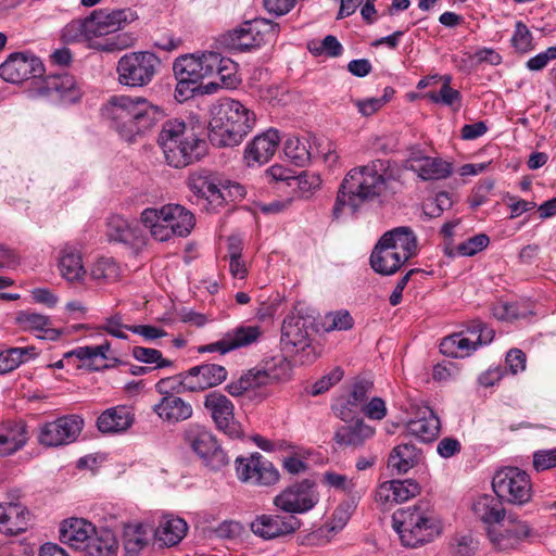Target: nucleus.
<instances>
[{
	"mask_svg": "<svg viewBox=\"0 0 556 556\" xmlns=\"http://www.w3.org/2000/svg\"><path fill=\"white\" fill-rule=\"evenodd\" d=\"M419 460V450L409 443L399 444L391 451L388 466L397 473H406Z\"/></svg>",
	"mask_w": 556,
	"mask_h": 556,
	"instance_id": "41",
	"label": "nucleus"
},
{
	"mask_svg": "<svg viewBox=\"0 0 556 556\" xmlns=\"http://www.w3.org/2000/svg\"><path fill=\"white\" fill-rule=\"evenodd\" d=\"M492 488L502 501L519 506L530 502L533 494L530 476L518 467L497 470L492 479Z\"/></svg>",
	"mask_w": 556,
	"mask_h": 556,
	"instance_id": "10",
	"label": "nucleus"
},
{
	"mask_svg": "<svg viewBox=\"0 0 556 556\" xmlns=\"http://www.w3.org/2000/svg\"><path fill=\"white\" fill-rule=\"evenodd\" d=\"M408 260L383 245L380 241L376 244L370 255V265L372 269L381 275H393Z\"/></svg>",
	"mask_w": 556,
	"mask_h": 556,
	"instance_id": "37",
	"label": "nucleus"
},
{
	"mask_svg": "<svg viewBox=\"0 0 556 556\" xmlns=\"http://www.w3.org/2000/svg\"><path fill=\"white\" fill-rule=\"evenodd\" d=\"M323 482L336 490L342 491L348 495H353L356 483L353 478L334 471H327L323 475Z\"/></svg>",
	"mask_w": 556,
	"mask_h": 556,
	"instance_id": "54",
	"label": "nucleus"
},
{
	"mask_svg": "<svg viewBox=\"0 0 556 556\" xmlns=\"http://www.w3.org/2000/svg\"><path fill=\"white\" fill-rule=\"evenodd\" d=\"M440 428L439 417L429 406L419 407L416 417L409 419L405 425L407 434L425 443L433 441L438 437Z\"/></svg>",
	"mask_w": 556,
	"mask_h": 556,
	"instance_id": "26",
	"label": "nucleus"
},
{
	"mask_svg": "<svg viewBox=\"0 0 556 556\" xmlns=\"http://www.w3.org/2000/svg\"><path fill=\"white\" fill-rule=\"evenodd\" d=\"M503 502L497 495H480L472 504V511L477 518L490 527H496L505 520Z\"/></svg>",
	"mask_w": 556,
	"mask_h": 556,
	"instance_id": "36",
	"label": "nucleus"
},
{
	"mask_svg": "<svg viewBox=\"0 0 556 556\" xmlns=\"http://www.w3.org/2000/svg\"><path fill=\"white\" fill-rule=\"evenodd\" d=\"M256 116L240 101L224 98L211 109L210 141L217 147H235L253 129Z\"/></svg>",
	"mask_w": 556,
	"mask_h": 556,
	"instance_id": "3",
	"label": "nucleus"
},
{
	"mask_svg": "<svg viewBox=\"0 0 556 556\" xmlns=\"http://www.w3.org/2000/svg\"><path fill=\"white\" fill-rule=\"evenodd\" d=\"M433 103H440L458 111L462 106V93L452 87L441 86L439 91H429L425 94Z\"/></svg>",
	"mask_w": 556,
	"mask_h": 556,
	"instance_id": "50",
	"label": "nucleus"
},
{
	"mask_svg": "<svg viewBox=\"0 0 556 556\" xmlns=\"http://www.w3.org/2000/svg\"><path fill=\"white\" fill-rule=\"evenodd\" d=\"M279 140L278 131L275 129L255 136L244 150L247 164L253 166L267 163L276 153Z\"/></svg>",
	"mask_w": 556,
	"mask_h": 556,
	"instance_id": "23",
	"label": "nucleus"
},
{
	"mask_svg": "<svg viewBox=\"0 0 556 556\" xmlns=\"http://www.w3.org/2000/svg\"><path fill=\"white\" fill-rule=\"evenodd\" d=\"M103 114L121 137L129 142L152 129L163 117L162 110L146 98L123 94L111 97Z\"/></svg>",
	"mask_w": 556,
	"mask_h": 556,
	"instance_id": "1",
	"label": "nucleus"
},
{
	"mask_svg": "<svg viewBox=\"0 0 556 556\" xmlns=\"http://www.w3.org/2000/svg\"><path fill=\"white\" fill-rule=\"evenodd\" d=\"M529 534L528 523L511 516L505 517V520L496 527L488 529V536L498 551L515 548Z\"/></svg>",
	"mask_w": 556,
	"mask_h": 556,
	"instance_id": "21",
	"label": "nucleus"
},
{
	"mask_svg": "<svg viewBox=\"0 0 556 556\" xmlns=\"http://www.w3.org/2000/svg\"><path fill=\"white\" fill-rule=\"evenodd\" d=\"M214 59L216 63L212 65V75L217 74L219 76L223 87L228 89L237 88L241 83L238 74V64L218 52H215Z\"/></svg>",
	"mask_w": 556,
	"mask_h": 556,
	"instance_id": "45",
	"label": "nucleus"
},
{
	"mask_svg": "<svg viewBox=\"0 0 556 556\" xmlns=\"http://www.w3.org/2000/svg\"><path fill=\"white\" fill-rule=\"evenodd\" d=\"M59 269L70 282L80 281L86 275L80 253L71 245H65L60 255Z\"/></svg>",
	"mask_w": 556,
	"mask_h": 556,
	"instance_id": "40",
	"label": "nucleus"
},
{
	"mask_svg": "<svg viewBox=\"0 0 556 556\" xmlns=\"http://www.w3.org/2000/svg\"><path fill=\"white\" fill-rule=\"evenodd\" d=\"M140 222L149 229L151 237L160 242L168 241L174 236L187 237L195 225L192 212L180 204L144 208Z\"/></svg>",
	"mask_w": 556,
	"mask_h": 556,
	"instance_id": "7",
	"label": "nucleus"
},
{
	"mask_svg": "<svg viewBox=\"0 0 556 556\" xmlns=\"http://www.w3.org/2000/svg\"><path fill=\"white\" fill-rule=\"evenodd\" d=\"M387 162L375 160L352 168L341 182L332 214L339 218L344 206L356 212L364 203L380 197L387 188Z\"/></svg>",
	"mask_w": 556,
	"mask_h": 556,
	"instance_id": "2",
	"label": "nucleus"
},
{
	"mask_svg": "<svg viewBox=\"0 0 556 556\" xmlns=\"http://www.w3.org/2000/svg\"><path fill=\"white\" fill-rule=\"evenodd\" d=\"M271 30L273 25L270 22L264 18H255L244 22L238 28L226 34L223 42L229 49L247 51L261 47Z\"/></svg>",
	"mask_w": 556,
	"mask_h": 556,
	"instance_id": "14",
	"label": "nucleus"
},
{
	"mask_svg": "<svg viewBox=\"0 0 556 556\" xmlns=\"http://www.w3.org/2000/svg\"><path fill=\"white\" fill-rule=\"evenodd\" d=\"M147 530L142 523L128 525L124 531V548L127 556H139L148 545Z\"/></svg>",
	"mask_w": 556,
	"mask_h": 556,
	"instance_id": "46",
	"label": "nucleus"
},
{
	"mask_svg": "<svg viewBox=\"0 0 556 556\" xmlns=\"http://www.w3.org/2000/svg\"><path fill=\"white\" fill-rule=\"evenodd\" d=\"M131 355L140 363L151 365L152 369L170 367L173 362L163 357L161 351L151 348L135 346Z\"/></svg>",
	"mask_w": 556,
	"mask_h": 556,
	"instance_id": "49",
	"label": "nucleus"
},
{
	"mask_svg": "<svg viewBox=\"0 0 556 556\" xmlns=\"http://www.w3.org/2000/svg\"><path fill=\"white\" fill-rule=\"evenodd\" d=\"M30 513L21 503H0V532L7 535H17L27 530Z\"/></svg>",
	"mask_w": 556,
	"mask_h": 556,
	"instance_id": "29",
	"label": "nucleus"
},
{
	"mask_svg": "<svg viewBox=\"0 0 556 556\" xmlns=\"http://www.w3.org/2000/svg\"><path fill=\"white\" fill-rule=\"evenodd\" d=\"M37 356V350L33 345L7 349L0 352V374L4 375L11 372L22 364L27 363Z\"/></svg>",
	"mask_w": 556,
	"mask_h": 556,
	"instance_id": "43",
	"label": "nucleus"
},
{
	"mask_svg": "<svg viewBox=\"0 0 556 556\" xmlns=\"http://www.w3.org/2000/svg\"><path fill=\"white\" fill-rule=\"evenodd\" d=\"M63 38L66 41L87 43V17L68 23L63 29Z\"/></svg>",
	"mask_w": 556,
	"mask_h": 556,
	"instance_id": "58",
	"label": "nucleus"
},
{
	"mask_svg": "<svg viewBox=\"0 0 556 556\" xmlns=\"http://www.w3.org/2000/svg\"><path fill=\"white\" fill-rule=\"evenodd\" d=\"M118 275V267L113 258L102 257L91 268V277L94 280H112Z\"/></svg>",
	"mask_w": 556,
	"mask_h": 556,
	"instance_id": "55",
	"label": "nucleus"
},
{
	"mask_svg": "<svg viewBox=\"0 0 556 556\" xmlns=\"http://www.w3.org/2000/svg\"><path fill=\"white\" fill-rule=\"evenodd\" d=\"M283 151L286 156L296 166H305L311 160L307 142L298 137L288 138Z\"/></svg>",
	"mask_w": 556,
	"mask_h": 556,
	"instance_id": "47",
	"label": "nucleus"
},
{
	"mask_svg": "<svg viewBox=\"0 0 556 556\" xmlns=\"http://www.w3.org/2000/svg\"><path fill=\"white\" fill-rule=\"evenodd\" d=\"M187 522L179 517H164L155 530V539L165 546L177 545L186 535Z\"/></svg>",
	"mask_w": 556,
	"mask_h": 556,
	"instance_id": "39",
	"label": "nucleus"
},
{
	"mask_svg": "<svg viewBox=\"0 0 556 556\" xmlns=\"http://www.w3.org/2000/svg\"><path fill=\"white\" fill-rule=\"evenodd\" d=\"M134 420L130 407L117 405L105 409L98 417L97 427L102 433H119L130 428Z\"/></svg>",
	"mask_w": 556,
	"mask_h": 556,
	"instance_id": "32",
	"label": "nucleus"
},
{
	"mask_svg": "<svg viewBox=\"0 0 556 556\" xmlns=\"http://www.w3.org/2000/svg\"><path fill=\"white\" fill-rule=\"evenodd\" d=\"M165 162L174 168H184L199 162L207 152V143L194 128L178 118L163 123L157 136Z\"/></svg>",
	"mask_w": 556,
	"mask_h": 556,
	"instance_id": "4",
	"label": "nucleus"
},
{
	"mask_svg": "<svg viewBox=\"0 0 556 556\" xmlns=\"http://www.w3.org/2000/svg\"><path fill=\"white\" fill-rule=\"evenodd\" d=\"M186 437L193 452L201 458L206 462L216 459L219 463H224L225 454L219 448L217 440L211 431L199 426H192L187 431Z\"/></svg>",
	"mask_w": 556,
	"mask_h": 556,
	"instance_id": "28",
	"label": "nucleus"
},
{
	"mask_svg": "<svg viewBox=\"0 0 556 556\" xmlns=\"http://www.w3.org/2000/svg\"><path fill=\"white\" fill-rule=\"evenodd\" d=\"M291 371L290 364L283 357H279L273 363H266L264 368H253L242 375L237 382L227 386V391L232 396H240L245 391L266 386L275 381L289 378Z\"/></svg>",
	"mask_w": 556,
	"mask_h": 556,
	"instance_id": "11",
	"label": "nucleus"
},
{
	"mask_svg": "<svg viewBox=\"0 0 556 556\" xmlns=\"http://www.w3.org/2000/svg\"><path fill=\"white\" fill-rule=\"evenodd\" d=\"M374 434L375 428L367 425L364 419L357 418L351 424L339 427L333 439L340 446L359 447Z\"/></svg>",
	"mask_w": 556,
	"mask_h": 556,
	"instance_id": "35",
	"label": "nucleus"
},
{
	"mask_svg": "<svg viewBox=\"0 0 556 556\" xmlns=\"http://www.w3.org/2000/svg\"><path fill=\"white\" fill-rule=\"evenodd\" d=\"M359 410L370 420H382L388 413L386 402L378 396L371 397Z\"/></svg>",
	"mask_w": 556,
	"mask_h": 556,
	"instance_id": "64",
	"label": "nucleus"
},
{
	"mask_svg": "<svg viewBox=\"0 0 556 556\" xmlns=\"http://www.w3.org/2000/svg\"><path fill=\"white\" fill-rule=\"evenodd\" d=\"M453 206V200L451 195L441 191L437 193L433 200L429 201L424 206V213L429 218L440 217L444 211L450 210Z\"/></svg>",
	"mask_w": 556,
	"mask_h": 556,
	"instance_id": "53",
	"label": "nucleus"
},
{
	"mask_svg": "<svg viewBox=\"0 0 556 556\" xmlns=\"http://www.w3.org/2000/svg\"><path fill=\"white\" fill-rule=\"evenodd\" d=\"M96 527L84 518L65 519L60 527V540L72 548H83L98 534Z\"/></svg>",
	"mask_w": 556,
	"mask_h": 556,
	"instance_id": "27",
	"label": "nucleus"
},
{
	"mask_svg": "<svg viewBox=\"0 0 556 556\" xmlns=\"http://www.w3.org/2000/svg\"><path fill=\"white\" fill-rule=\"evenodd\" d=\"M84 419L78 415H65L39 428L38 441L41 445L58 447L67 445L79 437Z\"/></svg>",
	"mask_w": 556,
	"mask_h": 556,
	"instance_id": "12",
	"label": "nucleus"
},
{
	"mask_svg": "<svg viewBox=\"0 0 556 556\" xmlns=\"http://www.w3.org/2000/svg\"><path fill=\"white\" fill-rule=\"evenodd\" d=\"M490 243V238L485 233H478L465 241L460 242L456 250L459 255L473 256L475 254L484 250Z\"/></svg>",
	"mask_w": 556,
	"mask_h": 556,
	"instance_id": "56",
	"label": "nucleus"
},
{
	"mask_svg": "<svg viewBox=\"0 0 556 556\" xmlns=\"http://www.w3.org/2000/svg\"><path fill=\"white\" fill-rule=\"evenodd\" d=\"M237 478L253 485H273L279 480L274 465L260 453L238 456L235 460Z\"/></svg>",
	"mask_w": 556,
	"mask_h": 556,
	"instance_id": "13",
	"label": "nucleus"
},
{
	"mask_svg": "<svg viewBox=\"0 0 556 556\" xmlns=\"http://www.w3.org/2000/svg\"><path fill=\"white\" fill-rule=\"evenodd\" d=\"M392 523L403 545L409 547L431 542L441 531L433 511L425 502L395 510Z\"/></svg>",
	"mask_w": 556,
	"mask_h": 556,
	"instance_id": "6",
	"label": "nucleus"
},
{
	"mask_svg": "<svg viewBox=\"0 0 556 556\" xmlns=\"http://www.w3.org/2000/svg\"><path fill=\"white\" fill-rule=\"evenodd\" d=\"M494 188L492 179H484L480 181L472 190L469 198V205L471 208H477L489 201L491 191Z\"/></svg>",
	"mask_w": 556,
	"mask_h": 556,
	"instance_id": "59",
	"label": "nucleus"
},
{
	"mask_svg": "<svg viewBox=\"0 0 556 556\" xmlns=\"http://www.w3.org/2000/svg\"><path fill=\"white\" fill-rule=\"evenodd\" d=\"M45 89L49 93L54 92L61 100L66 102H74L80 98V90L74 76L67 73L47 76Z\"/></svg>",
	"mask_w": 556,
	"mask_h": 556,
	"instance_id": "38",
	"label": "nucleus"
},
{
	"mask_svg": "<svg viewBox=\"0 0 556 556\" xmlns=\"http://www.w3.org/2000/svg\"><path fill=\"white\" fill-rule=\"evenodd\" d=\"M168 381L169 379H161L155 384L156 391L163 396L159 403L152 406V410L163 421L178 424L189 419L192 416L193 409L189 402L167 391L166 384Z\"/></svg>",
	"mask_w": 556,
	"mask_h": 556,
	"instance_id": "19",
	"label": "nucleus"
},
{
	"mask_svg": "<svg viewBox=\"0 0 556 556\" xmlns=\"http://www.w3.org/2000/svg\"><path fill=\"white\" fill-rule=\"evenodd\" d=\"M129 327L131 326L123 324V319L119 314H115L105 318L98 329L103 330L115 338L126 340L128 339V336L124 330H129Z\"/></svg>",
	"mask_w": 556,
	"mask_h": 556,
	"instance_id": "61",
	"label": "nucleus"
},
{
	"mask_svg": "<svg viewBox=\"0 0 556 556\" xmlns=\"http://www.w3.org/2000/svg\"><path fill=\"white\" fill-rule=\"evenodd\" d=\"M134 13L129 9H99L87 16V45L89 48L115 52L132 47L137 38L132 34H115L124 27Z\"/></svg>",
	"mask_w": 556,
	"mask_h": 556,
	"instance_id": "5",
	"label": "nucleus"
},
{
	"mask_svg": "<svg viewBox=\"0 0 556 556\" xmlns=\"http://www.w3.org/2000/svg\"><path fill=\"white\" fill-rule=\"evenodd\" d=\"M477 350V342L464 332L445 337L440 343L442 354L453 358H464Z\"/></svg>",
	"mask_w": 556,
	"mask_h": 556,
	"instance_id": "42",
	"label": "nucleus"
},
{
	"mask_svg": "<svg viewBox=\"0 0 556 556\" xmlns=\"http://www.w3.org/2000/svg\"><path fill=\"white\" fill-rule=\"evenodd\" d=\"M83 549V556H117L118 543L111 531L101 530Z\"/></svg>",
	"mask_w": 556,
	"mask_h": 556,
	"instance_id": "44",
	"label": "nucleus"
},
{
	"mask_svg": "<svg viewBox=\"0 0 556 556\" xmlns=\"http://www.w3.org/2000/svg\"><path fill=\"white\" fill-rule=\"evenodd\" d=\"M111 344L109 341H104L102 344L93 346H78L64 353V358L70 364L73 358L77 359L80 364H74V367H85L92 371L106 368L105 364L108 356L106 353L110 351Z\"/></svg>",
	"mask_w": 556,
	"mask_h": 556,
	"instance_id": "30",
	"label": "nucleus"
},
{
	"mask_svg": "<svg viewBox=\"0 0 556 556\" xmlns=\"http://www.w3.org/2000/svg\"><path fill=\"white\" fill-rule=\"evenodd\" d=\"M161 64V59L151 51L125 53L117 62V80L126 87L143 88L152 83Z\"/></svg>",
	"mask_w": 556,
	"mask_h": 556,
	"instance_id": "9",
	"label": "nucleus"
},
{
	"mask_svg": "<svg viewBox=\"0 0 556 556\" xmlns=\"http://www.w3.org/2000/svg\"><path fill=\"white\" fill-rule=\"evenodd\" d=\"M510 42L514 49L519 53H527L534 49L532 33L521 21L516 22Z\"/></svg>",
	"mask_w": 556,
	"mask_h": 556,
	"instance_id": "51",
	"label": "nucleus"
},
{
	"mask_svg": "<svg viewBox=\"0 0 556 556\" xmlns=\"http://www.w3.org/2000/svg\"><path fill=\"white\" fill-rule=\"evenodd\" d=\"M394 493L396 497V504L403 503L419 493V485L416 481L407 479V480H392Z\"/></svg>",
	"mask_w": 556,
	"mask_h": 556,
	"instance_id": "62",
	"label": "nucleus"
},
{
	"mask_svg": "<svg viewBox=\"0 0 556 556\" xmlns=\"http://www.w3.org/2000/svg\"><path fill=\"white\" fill-rule=\"evenodd\" d=\"M342 378L343 370L340 367L334 368L328 375H325L312 386L311 394L316 396L325 393L332 386L338 383Z\"/></svg>",
	"mask_w": 556,
	"mask_h": 556,
	"instance_id": "63",
	"label": "nucleus"
},
{
	"mask_svg": "<svg viewBox=\"0 0 556 556\" xmlns=\"http://www.w3.org/2000/svg\"><path fill=\"white\" fill-rule=\"evenodd\" d=\"M224 366L205 363L179 374L180 384L189 392H200L219 386L227 379Z\"/></svg>",
	"mask_w": 556,
	"mask_h": 556,
	"instance_id": "18",
	"label": "nucleus"
},
{
	"mask_svg": "<svg viewBox=\"0 0 556 556\" xmlns=\"http://www.w3.org/2000/svg\"><path fill=\"white\" fill-rule=\"evenodd\" d=\"M214 51L185 54L177 58L173 71L177 79L175 98L186 101L194 96L202 79L212 76V65L216 63Z\"/></svg>",
	"mask_w": 556,
	"mask_h": 556,
	"instance_id": "8",
	"label": "nucleus"
},
{
	"mask_svg": "<svg viewBox=\"0 0 556 556\" xmlns=\"http://www.w3.org/2000/svg\"><path fill=\"white\" fill-rule=\"evenodd\" d=\"M324 327L326 331L349 330L353 327V318L348 311L331 312L325 316Z\"/></svg>",
	"mask_w": 556,
	"mask_h": 556,
	"instance_id": "57",
	"label": "nucleus"
},
{
	"mask_svg": "<svg viewBox=\"0 0 556 556\" xmlns=\"http://www.w3.org/2000/svg\"><path fill=\"white\" fill-rule=\"evenodd\" d=\"M188 187L198 198L206 200L210 204L220 205L224 194L219 180L208 170L201 169L190 174Z\"/></svg>",
	"mask_w": 556,
	"mask_h": 556,
	"instance_id": "25",
	"label": "nucleus"
},
{
	"mask_svg": "<svg viewBox=\"0 0 556 556\" xmlns=\"http://www.w3.org/2000/svg\"><path fill=\"white\" fill-rule=\"evenodd\" d=\"M262 336L260 326L241 325L228 330L222 339L198 348L199 353H219L222 355L255 343Z\"/></svg>",
	"mask_w": 556,
	"mask_h": 556,
	"instance_id": "20",
	"label": "nucleus"
},
{
	"mask_svg": "<svg viewBox=\"0 0 556 556\" xmlns=\"http://www.w3.org/2000/svg\"><path fill=\"white\" fill-rule=\"evenodd\" d=\"M300 526V520L293 515H262L251 523V530L255 535L270 540L293 533Z\"/></svg>",
	"mask_w": 556,
	"mask_h": 556,
	"instance_id": "22",
	"label": "nucleus"
},
{
	"mask_svg": "<svg viewBox=\"0 0 556 556\" xmlns=\"http://www.w3.org/2000/svg\"><path fill=\"white\" fill-rule=\"evenodd\" d=\"M16 320L24 327L35 330H45L50 324L49 317L30 311L20 312Z\"/></svg>",
	"mask_w": 556,
	"mask_h": 556,
	"instance_id": "60",
	"label": "nucleus"
},
{
	"mask_svg": "<svg viewBox=\"0 0 556 556\" xmlns=\"http://www.w3.org/2000/svg\"><path fill=\"white\" fill-rule=\"evenodd\" d=\"M27 441V427L22 420H8L0 425V456L14 454Z\"/></svg>",
	"mask_w": 556,
	"mask_h": 556,
	"instance_id": "31",
	"label": "nucleus"
},
{
	"mask_svg": "<svg viewBox=\"0 0 556 556\" xmlns=\"http://www.w3.org/2000/svg\"><path fill=\"white\" fill-rule=\"evenodd\" d=\"M309 320L300 313H290L283 320L281 327V339L286 344L301 348L308 343Z\"/></svg>",
	"mask_w": 556,
	"mask_h": 556,
	"instance_id": "34",
	"label": "nucleus"
},
{
	"mask_svg": "<svg viewBox=\"0 0 556 556\" xmlns=\"http://www.w3.org/2000/svg\"><path fill=\"white\" fill-rule=\"evenodd\" d=\"M108 236L111 241L129 243L136 235L135 229L130 226L128 220L121 216H112L108 223Z\"/></svg>",
	"mask_w": 556,
	"mask_h": 556,
	"instance_id": "48",
	"label": "nucleus"
},
{
	"mask_svg": "<svg viewBox=\"0 0 556 556\" xmlns=\"http://www.w3.org/2000/svg\"><path fill=\"white\" fill-rule=\"evenodd\" d=\"M203 405L218 430L232 439L241 437V427L235 419V406L225 394L212 391L205 395Z\"/></svg>",
	"mask_w": 556,
	"mask_h": 556,
	"instance_id": "16",
	"label": "nucleus"
},
{
	"mask_svg": "<svg viewBox=\"0 0 556 556\" xmlns=\"http://www.w3.org/2000/svg\"><path fill=\"white\" fill-rule=\"evenodd\" d=\"M45 72L41 60L31 52H14L0 65V77L11 84H20Z\"/></svg>",
	"mask_w": 556,
	"mask_h": 556,
	"instance_id": "15",
	"label": "nucleus"
},
{
	"mask_svg": "<svg viewBox=\"0 0 556 556\" xmlns=\"http://www.w3.org/2000/svg\"><path fill=\"white\" fill-rule=\"evenodd\" d=\"M308 49L315 55L326 54L330 58H337L343 53L342 45L333 35H327L320 42L308 43Z\"/></svg>",
	"mask_w": 556,
	"mask_h": 556,
	"instance_id": "52",
	"label": "nucleus"
},
{
	"mask_svg": "<svg viewBox=\"0 0 556 556\" xmlns=\"http://www.w3.org/2000/svg\"><path fill=\"white\" fill-rule=\"evenodd\" d=\"M407 168L422 180H441L451 176L452 164L441 157L414 154L407 161Z\"/></svg>",
	"mask_w": 556,
	"mask_h": 556,
	"instance_id": "24",
	"label": "nucleus"
},
{
	"mask_svg": "<svg viewBox=\"0 0 556 556\" xmlns=\"http://www.w3.org/2000/svg\"><path fill=\"white\" fill-rule=\"evenodd\" d=\"M379 241L407 260L417 254V238L408 227H397L387 231Z\"/></svg>",
	"mask_w": 556,
	"mask_h": 556,
	"instance_id": "33",
	"label": "nucleus"
},
{
	"mask_svg": "<svg viewBox=\"0 0 556 556\" xmlns=\"http://www.w3.org/2000/svg\"><path fill=\"white\" fill-rule=\"evenodd\" d=\"M318 502L314 482L303 480L275 497V505L290 514H302L312 509Z\"/></svg>",
	"mask_w": 556,
	"mask_h": 556,
	"instance_id": "17",
	"label": "nucleus"
}]
</instances>
